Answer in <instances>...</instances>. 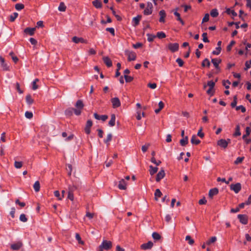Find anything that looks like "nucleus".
Returning a JSON list of instances; mask_svg holds the SVG:
<instances>
[{
  "mask_svg": "<svg viewBox=\"0 0 251 251\" xmlns=\"http://www.w3.org/2000/svg\"><path fill=\"white\" fill-rule=\"evenodd\" d=\"M54 194V196L58 198V200H61L62 199V197L60 196V193L58 191H55Z\"/></svg>",
  "mask_w": 251,
  "mask_h": 251,
  "instance_id": "obj_63",
  "label": "nucleus"
},
{
  "mask_svg": "<svg viewBox=\"0 0 251 251\" xmlns=\"http://www.w3.org/2000/svg\"><path fill=\"white\" fill-rule=\"evenodd\" d=\"M153 5L151 2H148L147 7L144 11V14L146 15H149L152 13Z\"/></svg>",
  "mask_w": 251,
  "mask_h": 251,
  "instance_id": "obj_4",
  "label": "nucleus"
},
{
  "mask_svg": "<svg viewBox=\"0 0 251 251\" xmlns=\"http://www.w3.org/2000/svg\"><path fill=\"white\" fill-rule=\"evenodd\" d=\"M165 175L164 170L161 169L157 174L156 177V181L159 182L161 179H162Z\"/></svg>",
  "mask_w": 251,
  "mask_h": 251,
  "instance_id": "obj_11",
  "label": "nucleus"
},
{
  "mask_svg": "<svg viewBox=\"0 0 251 251\" xmlns=\"http://www.w3.org/2000/svg\"><path fill=\"white\" fill-rule=\"evenodd\" d=\"M244 157H238L236 160L234 161V164L237 165L239 163H241L243 160H244Z\"/></svg>",
  "mask_w": 251,
  "mask_h": 251,
  "instance_id": "obj_53",
  "label": "nucleus"
},
{
  "mask_svg": "<svg viewBox=\"0 0 251 251\" xmlns=\"http://www.w3.org/2000/svg\"><path fill=\"white\" fill-rule=\"evenodd\" d=\"M35 30L36 27H27L25 29L24 32L26 34H29L30 36H32L34 34Z\"/></svg>",
  "mask_w": 251,
  "mask_h": 251,
  "instance_id": "obj_16",
  "label": "nucleus"
},
{
  "mask_svg": "<svg viewBox=\"0 0 251 251\" xmlns=\"http://www.w3.org/2000/svg\"><path fill=\"white\" fill-rule=\"evenodd\" d=\"M24 8V5L22 3H17L15 5V8L17 10H21Z\"/></svg>",
  "mask_w": 251,
  "mask_h": 251,
  "instance_id": "obj_45",
  "label": "nucleus"
},
{
  "mask_svg": "<svg viewBox=\"0 0 251 251\" xmlns=\"http://www.w3.org/2000/svg\"><path fill=\"white\" fill-rule=\"evenodd\" d=\"M66 6L63 2H61L58 7V10L60 11L64 12L66 10Z\"/></svg>",
  "mask_w": 251,
  "mask_h": 251,
  "instance_id": "obj_38",
  "label": "nucleus"
},
{
  "mask_svg": "<svg viewBox=\"0 0 251 251\" xmlns=\"http://www.w3.org/2000/svg\"><path fill=\"white\" fill-rule=\"evenodd\" d=\"M222 60L221 59L214 58L211 60L212 63L213 64L214 67L217 69H219V65L221 63Z\"/></svg>",
  "mask_w": 251,
  "mask_h": 251,
  "instance_id": "obj_21",
  "label": "nucleus"
},
{
  "mask_svg": "<svg viewBox=\"0 0 251 251\" xmlns=\"http://www.w3.org/2000/svg\"><path fill=\"white\" fill-rule=\"evenodd\" d=\"M174 15L176 17H177V20L179 21L182 25H184V22H183V21L180 18V14L179 13L177 12L176 11L174 13Z\"/></svg>",
  "mask_w": 251,
  "mask_h": 251,
  "instance_id": "obj_34",
  "label": "nucleus"
},
{
  "mask_svg": "<svg viewBox=\"0 0 251 251\" xmlns=\"http://www.w3.org/2000/svg\"><path fill=\"white\" fill-rule=\"evenodd\" d=\"M230 189L233 191L235 193H238L241 189V184L240 183L236 184H231L230 185Z\"/></svg>",
  "mask_w": 251,
  "mask_h": 251,
  "instance_id": "obj_5",
  "label": "nucleus"
},
{
  "mask_svg": "<svg viewBox=\"0 0 251 251\" xmlns=\"http://www.w3.org/2000/svg\"><path fill=\"white\" fill-rule=\"evenodd\" d=\"M191 142L193 144L198 145L201 142L200 140L197 138L196 135H193L191 139Z\"/></svg>",
  "mask_w": 251,
  "mask_h": 251,
  "instance_id": "obj_24",
  "label": "nucleus"
},
{
  "mask_svg": "<svg viewBox=\"0 0 251 251\" xmlns=\"http://www.w3.org/2000/svg\"><path fill=\"white\" fill-rule=\"evenodd\" d=\"M166 34L163 32H158L156 34V37H157L159 39H162L166 37Z\"/></svg>",
  "mask_w": 251,
  "mask_h": 251,
  "instance_id": "obj_40",
  "label": "nucleus"
},
{
  "mask_svg": "<svg viewBox=\"0 0 251 251\" xmlns=\"http://www.w3.org/2000/svg\"><path fill=\"white\" fill-rule=\"evenodd\" d=\"M72 40L75 43H78L79 42L82 43H87V42L86 40H84L83 38L81 37H77L76 36H74L72 38Z\"/></svg>",
  "mask_w": 251,
  "mask_h": 251,
  "instance_id": "obj_14",
  "label": "nucleus"
},
{
  "mask_svg": "<svg viewBox=\"0 0 251 251\" xmlns=\"http://www.w3.org/2000/svg\"><path fill=\"white\" fill-rule=\"evenodd\" d=\"M215 85V82L212 80L209 81L207 82V85L209 87V88H211V89H213Z\"/></svg>",
  "mask_w": 251,
  "mask_h": 251,
  "instance_id": "obj_61",
  "label": "nucleus"
},
{
  "mask_svg": "<svg viewBox=\"0 0 251 251\" xmlns=\"http://www.w3.org/2000/svg\"><path fill=\"white\" fill-rule=\"evenodd\" d=\"M9 55L11 56L13 61L15 62V63H17L18 60H19V59L15 55L14 53L13 52L11 51L9 53Z\"/></svg>",
  "mask_w": 251,
  "mask_h": 251,
  "instance_id": "obj_37",
  "label": "nucleus"
},
{
  "mask_svg": "<svg viewBox=\"0 0 251 251\" xmlns=\"http://www.w3.org/2000/svg\"><path fill=\"white\" fill-rule=\"evenodd\" d=\"M150 146V144L149 143L146 144L145 145L143 146L142 147V151H143V152H145L148 150Z\"/></svg>",
  "mask_w": 251,
  "mask_h": 251,
  "instance_id": "obj_60",
  "label": "nucleus"
},
{
  "mask_svg": "<svg viewBox=\"0 0 251 251\" xmlns=\"http://www.w3.org/2000/svg\"><path fill=\"white\" fill-rule=\"evenodd\" d=\"M0 61L1 62V67L2 68L3 70L4 71H8L9 67L5 63L4 59L1 56H0Z\"/></svg>",
  "mask_w": 251,
  "mask_h": 251,
  "instance_id": "obj_15",
  "label": "nucleus"
},
{
  "mask_svg": "<svg viewBox=\"0 0 251 251\" xmlns=\"http://www.w3.org/2000/svg\"><path fill=\"white\" fill-rule=\"evenodd\" d=\"M159 14L160 16V18L159 21L160 23H164L165 22V18L166 17V13L164 10H161L159 11Z\"/></svg>",
  "mask_w": 251,
  "mask_h": 251,
  "instance_id": "obj_19",
  "label": "nucleus"
},
{
  "mask_svg": "<svg viewBox=\"0 0 251 251\" xmlns=\"http://www.w3.org/2000/svg\"><path fill=\"white\" fill-rule=\"evenodd\" d=\"M23 165V162L22 161H15L14 162V167L16 169H20L22 167Z\"/></svg>",
  "mask_w": 251,
  "mask_h": 251,
  "instance_id": "obj_31",
  "label": "nucleus"
},
{
  "mask_svg": "<svg viewBox=\"0 0 251 251\" xmlns=\"http://www.w3.org/2000/svg\"><path fill=\"white\" fill-rule=\"evenodd\" d=\"M185 240L188 241L189 244L191 245H192L194 243V240L192 239L191 236L189 235H187L186 236Z\"/></svg>",
  "mask_w": 251,
  "mask_h": 251,
  "instance_id": "obj_48",
  "label": "nucleus"
},
{
  "mask_svg": "<svg viewBox=\"0 0 251 251\" xmlns=\"http://www.w3.org/2000/svg\"><path fill=\"white\" fill-rule=\"evenodd\" d=\"M217 240V238L215 236L212 237L209 240L206 242L207 245H210L211 243H214Z\"/></svg>",
  "mask_w": 251,
  "mask_h": 251,
  "instance_id": "obj_47",
  "label": "nucleus"
},
{
  "mask_svg": "<svg viewBox=\"0 0 251 251\" xmlns=\"http://www.w3.org/2000/svg\"><path fill=\"white\" fill-rule=\"evenodd\" d=\"M237 96H235L233 97V101L231 103V106L232 107H234L236 106V104H237Z\"/></svg>",
  "mask_w": 251,
  "mask_h": 251,
  "instance_id": "obj_58",
  "label": "nucleus"
},
{
  "mask_svg": "<svg viewBox=\"0 0 251 251\" xmlns=\"http://www.w3.org/2000/svg\"><path fill=\"white\" fill-rule=\"evenodd\" d=\"M25 116L26 118L30 119L33 117V114L31 112L26 111L25 113Z\"/></svg>",
  "mask_w": 251,
  "mask_h": 251,
  "instance_id": "obj_52",
  "label": "nucleus"
},
{
  "mask_svg": "<svg viewBox=\"0 0 251 251\" xmlns=\"http://www.w3.org/2000/svg\"><path fill=\"white\" fill-rule=\"evenodd\" d=\"M112 137V134L111 133H109L106 139L104 140V142L106 144H108L109 142L111 141Z\"/></svg>",
  "mask_w": 251,
  "mask_h": 251,
  "instance_id": "obj_39",
  "label": "nucleus"
},
{
  "mask_svg": "<svg viewBox=\"0 0 251 251\" xmlns=\"http://www.w3.org/2000/svg\"><path fill=\"white\" fill-rule=\"evenodd\" d=\"M20 220L21 221L23 222H26L27 221V218H26L25 215L24 214H21L20 216Z\"/></svg>",
  "mask_w": 251,
  "mask_h": 251,
  "instance_id": "obj_54",
  "label": "nucleus"
},
{
  "mask_svg": "<svg viewBox=\"0 0 251 251\" xmlns=\"http://www.w3.org/2000/svg\"><path fill=\"white\" fill-rule=\"evenodd\" d=\"M188 143V137L185 136L180 140V144L182 146H185Z\"/></svg>",
  "mask_w": 251,
  "mask_h": 251,
  "instance_id": "obj_27",
  "label": "nucleus"
},
{
  "mask_svg": "<svg viewBox=\"0 0 251 251\" xmlns=\"http://www.w3.org/2000/svg\"><path fill=\"white\" fill-rule=\"evenodd\" d=\"M153 243L151 241H149L147 243H145L141 246V248L143 250H148L151 249L153 246Z\"/></svg>",
  "mask_w": 251,
  "mask_h": 251,
  "instance_id": "obj_12",
  "label": "nucleus"
},
{
  "mask_svg": "<svg viewBox=\"0 0 251 251\" xmlns=\"http://www.w3.org/2000/svg\"><path fill=\"white\" fill-rule=\"evenodd\" d=\"M73 111L74 112V109L73 108H70L66 109L65 113L67 116H70L72 115Z\"/></svg>",
  "mask_w": 251,
  "mask_h": 251,
  "instance_id": "obj_35",
  "label": "nucleus"
},
{
  "mask_svg": "<svg viewBox=\"0 0 251 251\" xmlns=\"http://www.w3.org/2000/svg\"><path fill=\"white\" fill-rule=\"evenodd\" d=\"M230 84V82L228 80H223V85L226 87V88L228 89L229 88V85Z\"/></svg>",
  "mask_w": 251,
  "mask_h": 251,
  "instance_id": "obj_46",
  "label": "nucleus"
},
{
  "mask_svg": "<svg viewBox=\"0 0 251 251\" xmlns=\"http://www.w3.org/2000/svg\"><path fill=\"white\" fill-rule=\"evenodd\" d=\"M116 117L114 114H112L111 119L109 121L108 124L110 126H113L115 124Z\"/></svg>",
  "mask_w": 251,
  "mask_h": 251,
  "instance_id": "obj_26",
  "label": "nucleus"
},
{
  "mask_svg": "<svg viewBox=\"0 0 251 251\" xmlns=\"http://www.w3.org/2000/svg\"><path fill=\"white\" fill-rule=\"evenodd\" d=\"M93 125L92 121L90 120H89L87 121L86 125L85 127V132L89 134L90 133V128Z\"/></svg>",
  "mask_w": 251,
  "mask_h": 251,
  "instance_id": "obj_10",
  "label": "nucleus"
},
{
  "mask_svg": "<svg viewBox=\"0 0 251 251\" xmlns=\"http://www.w3.org/2000/svg\"><path fill=\"white\" fill-rule=\"evenodd\" d=\"M18 13L17 12L14 13L12 15L10 16V21L11 22H14L15 20L17 18Z\"/></svg>",
  "mask_w": 251,
  "mask_h": 251,
  "instance_id": "obj_44",
  "label": "nucleus"
},
{
  "mask_svg": "<svg viewBox=\"0 0 251 251\" xmlns=\"http://www.w3.org/2000/svg\"><path fill=\"white\" fill-rule=\"evenodd\" d=\"M241 135V132L240 131V126H237L236 127V131L234 133L235 136H239Z\"/></svg>",
  "mask_w": 251,
  "mask_h": 251,
  "instance_id": "obj_62",
  "label": "nucleus"
},
{
  "mask_svg": "<svg viewBox=\"0 0 251 251\" xmlns=\"http://www.w3.org/2000/svg\"><path fill=\"white\" fill-rule=\"evenodd\" d=\"M152 237L154 240H158L161 238V236L157 232H153Z\"/></svg>",
  "mask_w": 251,
  "mask_h": 251,
  "instance_id": "obj_42",
  "label": "nucleus"
},
{
  "mask_svg": "<svg viewBox=\"0 0 251 251\" xmlns=\"http://www.w3.org/2000/svg\"><path fill=\"white\" fill-rule=\"evenodd\" d=\"M210 15L213 17H216L218 16L219 13L216 9H213L210 12Z\"/></svg>",
  "mask_w": 251,
  "mask_h": 251,
  "instance_id": "obj_36",
  "label": "nucleus"
},
{
  "mask_svg": "<svg viewBox=\"0 0 251 251\" xmlns=\"http://www.w3.org/2000/svg\"><path fill=\"white\" fill-rule=\"evenodd\" d=\"M75 108H74L75 114L77 116L80 115L81 111L84 107V104L82 100H78L75 104Z\"/></svg>",
  "mask_w": 251,
  "mask_h": 251,
  "instance_id": "obj_1",
  "label": "nucleus"
},
{
  "mask_svg": "<svg viewBox=\"0 0 251 251\" xmlns=\"http://www.w3.org/2000/svg\"><path fill=\"white\" fill-rule=\"evenodd\" d=\"M216 50H214L212 52V53L215 55H218L220 53L221 51V47H217L216 49Z\"/></svg>",
  "mask_w": 251,
  "mask_h": 251,
  "instance_id": "obj_51",
  "label": "nucleus"
},
{
  "mask_svg": "<svg viewBox=\"0 0 251 251\" xmlns=\"http://www.w3.org/2000/svg\"><path fill=\"white\" fill-rule=\"evenodd\" d=\"M245 66L246 68H245V69L246 70L250 68L251 67V60H250L249 61H247L245 63Z\"/></svg>",
  "mask_w": 251,
  "mask_h": 251,
  "instance_id": "obj_64",
  "label": "nucleus"
},
{
  "mask_svg": "<svg viewBox=\"0 0 251 251\" xmlns=\"http://www.w3.org/2000/svg\"><path fill=\"white\" fill-rule=\"evenodd\" d=\"M94 116L97 120H101L102 121H106L108 118V116L107 115H104L100 116L97 113H95L94 114Z\"/></svg>",
  "mask_w": 251,
  "mask_h": 251,
  "instance_id": "obj_22",
  "label": "nucleus"
},
{
  "mask_svg": "<svg viewBox=\"0 0 251 251\" xmlns=\"http://www.w3.org/2000/svg\"><path fill=\"white\" fill-rule=\"evenodd\" d=\"M141 18H142L141 15H138L137 17H134L133 18L132 22H133V25L134 26H136L139 24V22H140V20L141 19Z\"/></svg>",
  "mask_w": 251,
  "mask_h": 251,
  "instance_id": "obj_23",
  "label": "nucleus"
},
{
  "mask_svg": "<svg viewBox=\"0 0 251 251\" xmlns=\"http://www.w3.org/2000/svg\"><path fill=\"white\" fill-rule=\"evenodd\" d=\"M167 48L172 52H174L178 50L179 44L178 43H169L167 45Z\"/></svg>",
  "mask_w": 251,
  "mask_h": 251,
  "instance_id": "obj_6",
  "label": "nucleus"
},
{
  "mask_svg": "<svg viewBox=\"0 0 251 251\" xmlns=\"http://www.w3.org/2000/svg\"><path fill=\"white\" fill-rule=\"evenodd\" d=\"M162 193L159 189H157L154 193V199L156 201H158V198L162 196Z\"/></svg>",
  "mask_w": 251,
  "mask_h": 251,
  "instance_id": "obj_29",
  "label": "nucleus"
},
{
  "mask_svg": "<svg viewBox=\"0 0 251 251\" xmlns=\"http://www.w3.org/2000/svg\"><path fill=\"white\" fill-rule=\"evenodd\" d=\"M218 192L219 191L217 188L211 189L209 190L208 196L210 198H212L214 196L217 195Z\"/></svg>",
  "mask_w": 251,
  "mask_h": 251,
  "instance_id": "obj_20",
  "label": "nucleus"
},
{
  "mask_svg": "<svg viewBox=\"0 0 251 251\" xmlns=\"http://www.w3.org/2000/svg\"><path fill=\"white\" fill-rule=\"evenodd\" d=\"M125 54L127 56L128 61L135 60L136 58V55L135 52L128 50H125Z\"/></svg>",
  "mask_w": 251,
  "mask_h": 251,
  "instance_id": "obj_2",
  "label": "nucleus"
},
{
  "mask_svg": "<svg viewBox=\"0 0 251 251\" xmlns=\"http://www.w3.org/2000/svg\"><path fill=\"white\" fill-rule=\"evenodd\" d=\"M124 78H125L126 81V82H131L133 79L132 77H131L130 76H128L126 75H124Z\"/></svg>",
  "mask_w": 251,
  "mask_h": 251,
  "instance_id": "obj_56",
  "label": "nucleus"
},
{
  "mask_svg": "<svg viewBox=\"0 0 251 251\" xmlns=\"http://www.w3.org/2000/svg\"><path fill=\"white\" fill-rule=\"evenodd\" d=\"M235 44L234 41H231L230 44L227 46L226 50L227 51H230L231 50L232 47Z\"/></svg>",
  "mask_w": 251,
  "mask_h": 251,
  "instance_id": "obj_49",
  "label": "nucleus"
},
{
  "mask_svg": "<svg viewBox=\"0 0 251 251\" xmlns=\"http://www.w3.org/2000/svg\"><path fill=\"white\" fill-rule=\"evenodd\" d=\"M112 106L114 108L119 107L121 105V102L119 98L116 97L111 99Z\"/></svg>",
  "mask_w": 251,
  "mask_h": 251,
  "instance_id": "obj_7",
  "label": "nucleus"
},
{
  "mask_svg": "<svg viewBox=\"0 0 251 251\" xmlns=\"http://www.w3.org/2000/svg\"><path fill=\"white\" fill-rule=\"evenodd\" d=\"M23 246L21 242H18L16 243L13 244L11 245V248L14 250H18Z\"/></svg>",
  "mask_w": 251,
  "mask_h": 251,
  "instance_id": "obj_18",
  "label": "nucleus"
},
{
  "mask_svg": "<svg viewBox=\"0 0 251 251\" xmlns=\"http://www.w3.org/2000/svg\"><path fill=\"white\" fill-rule=\"evenodd\" d=\"M158 171V168L157 167H154L152 166L151 165L150 166V174L152 176L154 174H155Z\"/></svg>",
  "mask_w": 251,
  "mask_h": 251,
  "instance_id": "obj_28",
  "label": "nucleus"
},
{
  "mask_svg": "<svg viewBox=\"0 0 251 251\" xmlns=\"http://www.w3.org/2000/svg\"><path fill=\"white\" fill-rule=\"evenodd\" d=\"M238 218L239 219L240 223L244 225H246L248 223V217L246 215L239 214Z\"/></svg>",
  "mask_w": 251,
  "mask_h": 251,
  "instance_id": "obj_9",
  "label": "nucleus"
},
{
  "mask_svg": "<svg viewBox=\"0 0 251 251\" xmlns=\"http://www.w3.org/2000/svg\"><path fill=\"white\" fill-rule=\"evenodd\" d=\"M126 182L124 179H122L119 182L118 188L120 190L126 189Z\"/></svg>",
  "mask_w": 251,
  "mask_h": 251,
  "instance_id": "obj_13",
  "label": "nucleus"
},
{
  "mask_svg": "<svg viewBox=\"0 0 251 251\" xmlns=\"http://www.w3.org/2000/svg\"><path fill=\"white\" fill-rule=\"evenodd\" d=\"M228 144V142L226 140L223 139H220L217 142V145L224 149H226L227 147Z\"/></svg>",
  "mask_w": 251,
  "mask_h": 251,
  "instance_id": "obj_8",
  "label": "nucleus"
},
{
  "mask_svg": "<svg viewBox=\"0 0 251 251\" xmlns=\"http://www.w3.org/2000/svg\"><path fill=\"white\" fill-rule=\"evenodd\" d=\"M75 238L78 241V243L82 245L84 244V242L81 240V237L78 233L75 234Z\"/></svg>",
  "mask_w": 251,
  "mask_h": 251,
  "instance_id": "obj_50",
  "label": "nucleus"
},
{
  "mask_svg": "<svg viewBox=\"0 0 251 251\" xmlns=\"http://www.w3.org/2000/svg\"><path fill=\"white\" fill-rule=\"evenodd\" d=\"M202 36L203 38L202 40L204 42L208 43L209 42V40L207 38L206 33H205V32L203 33L202 34Z\"/></svg>",
  "mask_w": 251,
  "mask_h": 251,
  "instance_id": "obj_55",
  "label": "nucleus"
},
{
  "mask_svg": "<svg viewBox=\"0 0 251 251\" xmlns=\"http://www.w3.org/2000/svg\"><path fill=\"white\" fill-rule=\"evenodd\" d=\"M25 99L26 102L29 104H31L33 102V100L30 95H27Z\"/></svg>",
  "mask_w": 251,
  "mask_h": 251,
  "instance_id": "obj_41",
  "label": "nucleus"
},
{
  "mask_svg": "<svg viewBox=\"0 0 251 251\" xmlns=\"http://www.w3.org/2000/svg\"><path fill=\"white\" fill-rule=\"evenodd\" d=\"M68 198L71 201L74 200L73 190H72L70 188H69Z\"/></svg>",
  "mask_w": 251,
  "mask_h": 251,
  "instance_id": "obj_32",
  "label": "nucleus"
},
{
  "mask_svg": "<svg viewBox=\"0 0 251 251\" xmlns=\"http://www.w3.org/2000/svg\"><path fill=\"white\" fill-rule=\"evenodd\" d=\"M105 250L110 249L112 247V243L110 241L104 240L100 245Z\"/></svg>",
  "mask_w": 251,
  "mask_h": 251,
  "instance_id": "obj_3",
  "label": "nucleus"
},
{
  "mask_svg": "<svg viewBox=\"0 0 251 251\" xmlns=\"http://www.w3.org/2000/svg\"><path fill=\"white\" fill-rule=\"evenodd\" d=\"M226 12L227 14H231L233 16H237V13L234 10H230L229 8L226 10Z\"/></svg>",
  "mask_w": 251,
  "mask_h": 251,
  "instance_id": "obj_59",
  "label": "nucleus"
},
{
  "mask_svg": "<svg viewBox=\"0 0 251 251\" xmlns=\"http://www.w3.org/2000/svg\"><path fill=\"white\" fill-rule=\"evenodd\" d=\"M102 59L104 63L108 67H110L112 66V61L108 56L103 57Z\"/></svg>",
  "mask_w": 251,
  "mask_h": 251,
  "instance_id": "obj_17",
  "label": "nucleus"
},
{
  "mask_svg": "<svg viewBox=\"0 0 251 251\" xmlns=\"http://www.w3.org/2000/svg\"><path fill=\"white\" fill-rule=\"evenodd\" d=\"M201 65L202 67L207 66V67H209L210 65V62L207 58H205L202 61Z\"/></svg>",
  "mask_w": 251,
  "mask_h": 251,
  "instance_id": "obj_33",
  "label": "nucleus"
},
{
  "mask_svg": "<svg viewBox=\"0 0 251 251\" xmlns=\"http://www.w3.org/2000/svg\"><path fill=\"white\" fill-rule=\"evenodd\" d=\"M147 36H148V41L150 42L153 41L156 37V36L151 34H147Z\"/></svg>",
  "mask_w": 251,
  "mask_h": 251,
  "instance_id": "obj_43",
  "label": "nucleus"
},
{
  "mask_svg": "<svg viewBox=\"0 0 251 251\" xmlns=\"http://www.w3.org/2000/svg\"><path fill=\"white\" fill-rule=\"evenodd\" d=\"M93 5L96 8H100L102 6V3L99 0H95L92 2Z\"/></svg>",
  "mask_w": 251,
  "mask_h": 251,
  "instance_id": "obj_25",
  "label": "nucleus"
},
{
  "mask_svg": "<svg viewBox=\"0 0 251 251\" xmlns=\"http://www.w3.org/2000/svg\"><path fill=\"white\" fill-rule=\"evenodd\" d=\"M236 110H241L242 113H244L246 112V108L243 105H239V106L236 107Z\"/></svg>",
  "mask_w": 251,
  "mask_h": 251,
  "instance_id": "obj_57",
  "label": "nucleus"
},
{
  "mask_svg": "<svg viewBox=\"0 0 251 251\" xmlns=\"http://www.w3.org/2000/svg\"><path fill=\"white\" fill-rule=\"evenodd\" d=\"M33 188L35 192H37L39 191L40 189V183L38 181H36L34 185H33Z\"/></svg>",
  "mask_w": 251,
  "mask_h": 251,
  "instance_id": "obj_30",
  "label": "nucleus"
}]
</instances>
